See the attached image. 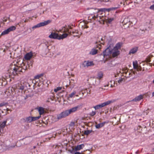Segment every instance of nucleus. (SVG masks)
Masks as SVG:
<instances>
[{"label": "nucleus", "instance_id": "1", "mask_svg": "<svg viewBox=\"0 0 154 154\" xmlns=\"http://www.w3.org/2000/svg\"><path fill=\"white\" fill-rule=\"evenodd\" d=\"M111 53L112 54L113 57H115L119 54V50L114 48L112 50H111L108 47L103 52L104 57H106V58H109Z\"/></svg>", "mask_w": 154, "mask_h": 154}, {"label": "nucleus", "instance_id": "2", "mask_svg": "<svg viewBox=\"0 0 154 154\" xmlns=\"http://www.w3.org/2000/svg\"><path fill=\"white\" fill-rule=\"evenodd\" d=\"M114 101L115 100L107 101L105 102L100 104L97 105L95 106H94V108L95 110L98 109H99L104 107L105 106H107L111 103H113Z\"/></svg>", "mask_w": 154, "mask_h": 154}, {"label": "nucleus", "instance_id": "3", "mask_svg": "<svg viewBox=\"0 0 154 154\" xmlns=\"http://www.w3.org/2000/svg\"><path fill=\"white\" fill-rule=\"evenodd\" d=\"M11 91L12 95H15L16 97H17L20 95L22 93L23 91L14 87H13L11 88Z\"/></svg>", "mask_w": 154, "mask_h": 154}, {"label": "nucleus", "instance_id": "4", "mask_svg": "<svg viewBox=\"0 0 154 154\" xmlns=\"http://www.w3.org/2000/svg\"><path fill=\"white\" fill-rule=\"evenodd\" d=\"M122 23L124 25V27L127 28L133 26V22L130 20L128 18H126L124 19Z\"/></svg>", "mask_w": 154, "mask_h": 154}, {"label": "nucleus", "instance_id": "5", "mask_svg": "<svg viewBox=\"0 0 154 154\" xmlns=\"http://www.w3.org/2000/svg\"><path fill=\"white\" fill-rule=\"evenodd\" d=\"M69 115L67 110L63 111L57 116V120L58 121L62 118H65Z\"/></svg>", "mask_w": 154, "mask_h": 154}, {"label": "nucleus", "instance_id": "6", "mask_svg": "<svg viewBox=\"0 0 154 154\" xmlns=\"http://www.w3.org/2000/svg\"><path fill=\"white\" fill-rule=\"evenodd\" d=\"M51 22V20H48L47 21H44L43 22H41L36 25L32 27L33 29H35L37 28L40 27L42 26H46L48 24L50 23Z\"/></svg>", "mask_w": 154, "mask_h": 154}, {"label": "nucleus", "instance_id": "7", "mask_svg": "<svg viewBox=\"0 0 154 154\" xmlns=\"http://www.w3.org/2000/svg\"><path fill=\"white\" fill-rule=\"evenodd\" d=\"M100 10V9H94V11L93 12L92 14L90 15L89 17H91L94 20L96 18H98V17L99 18V17H98V13L100 12H101Z\"/></svg>", "mask_w": 154, "mask_h": 154}, {"label": "nucleus", "instance_id": "8", "mask_svg": "<svg viewBox=\"0 0 154 154\" xmlns=\"http://www.w3.org/2000/svg\"><path fill=\"white\" fill-rule=\"evenodd\" d=\"M16 29V27L14 26H12L10 27L7 29L4 30L2 32L1 34V35H5L15 30Z\"/></svg>", "mask_w": 154, "mask_h": 154}, {"label": "nucleus", "instance_id": "9", "mask_svg": "<svg viewBox=\"0 0 154 154\" xmlns=\"http://www.w3.org/2000/svg\"><path fill=\"white\" fill-rule=\"evenodd\" d=\"M99 17L100 19V20H99V22L100 21H102L103 22H104V21H106L109 23H110L114 19V18L112 17L110 18L109 17L107 19L106 18L105 19V17L103 16H99Z\"/></svg>", "mask_w": 154, "mask_h": 154}, {"label": "nucleus", "instance_id": "10", "mask_svg": "<svg viewBox=\"0 0 154 154\" xmlns=\"http://www.w3.org/2000/svg\"><path fill=\"white\" fill-rule=\"evenodd\" d=\"M83 66L84 67H88L93 66L94 64L92 61H90L89 60L85 61L83 62L82 64Z\"/></svg>", "mask_w": 154, "mask_h": 154}, {"label": "nucleus", "instance_id": "11", "mask_svg": "<svg viewBox=\"0 0 154 154\" xmlns=\"http://www.w3.org/2000/svg\"><path fill=\"white\" fill-rule=\"evenodd\" d=\"M81 107V106L78 105L76 106L73 107L67 110H68V113H69V114H70L72 113L75 112L78 110L80 109Z\"/></svg>", "mask_w": 154, "mask_h": 154}, {"label": "nucleus", "instance_id": "12", "mask_svg": "<svg viewBox=\"0 0 154 154\" xmlns=\"http://www.w3.org/2000/svg\"><path fill=\"white\" fill-rule=\"evenodd\" d=\"M97 45L95 46L94 48H92L89 53V54L91 55H95L97 53L98 50L96 49V48L98 47Z\"/></svg>", "mask_w": 154, "mask_h": 154}, {"label": "nucleus", "instance_id": "13", "mask_svg": "<svg viewBox=\"0 0 154 154\" xmlns=\"http://www.w3.org/2000/svg\"><path fill=\"white\" fill-rule=\"evenodd\" d=\"M59 34L55 32H52L48 37L51 39H58Z\"/></svg>", "mask_w": 154, "mask_h": 154}, {"label": "nucleus", "instance_id": "14", "mask_svg": "<svg viewBox=\"0 0 154 154\" xmlns=\"http://www.w3.org/2000/svg\"><path fill=\"white\" fill-rule=\"evenodd\" d=\"M33 56L32 53L30 52L27 53L24 56L25 59L26 60H29Z\"/></svg>", "mask_w": 154, "mask_h": 154}, {"label": "nucleus", "instance_id": "15", "mask_svg": "<svg viewBox=\"0 0 154 154\" xmlns=\"http://www.w3.org/2000/svg\"><path fill=\"white\" fill-rule=\"evenodd\" d=\"M14 87L22 91L24 88V86L21 83H18L16 84L15 86H14Z\"/></svg>", "mask_w": 154, "mask_h": 154}, {"label": "nucleus", "instance_id": "16", "mask_svg": "<svg viewBox=\"0 0 154 154\" xmlns=\"http://www.w3.org/2000/svg\"><path fill=\"white\" fill-rule=\"evenodd\" d=\"M117 9V8H100V11L101 12H105L108 11L109 12L110 11L115 10Z\"/></svg>", "mask_w": 154, "mask_h": 154}, {"label": "nucleus", "instance_id": "17", "mask_svg": "<svg viewBox=\"0 0 154 154\" xmlns=\"http://www.w3.org/2000/svg\"><path fill=\"white\" fill-rule=\"evenodd\" d=\"M103 77V73L102 71H99L97 72L96 79L100 80Z\"/></svg>", "mask_w": 154, "mask_h": 154}, {"label": "nucleus", "instance_id": "18", "mask_svg": "<svg viewBox=\"0 0 154 154\" xmlns=\"http://www.w3.org/2000/svg\"><path fill=\"white\" fill-rule=\"evenodd\" d=\"M143 98V96L141 94L136 97L134 98L131 101L137 102Z\"/></svg>", "mask_w": 154, "mask_h": 154}, {"label": "nucleus", "instance_id": "19", "mask_svg": "<svg viewBox=\"0 0 154 154\" xmlns=\"http://www.w3.org/2000/svg\"><path fill=\"white\" fill-rule=\"evenodd\" d=\"M68 35V34L67 33H64L62 35L60 34H59L58 40H60L61 39H63L67 37Z\"/></svg>", "mask_w": 154, "mask_h": 154}, {"label": "nucleus", "instance_id": "20", "mask_svg": "<svg viewBox=\"0 0 154 154\" xmlns=\"http://www.w3.org/2000/svg\"><path fill=\"white\" fill-rule=\"evenodd\" d=\"M138 50V48L137 47H135L131 48L129 54H134L136 53Z\"/></svg>", "mask_w": 154, "mask_h": 154}, {"label": "nucleus", "instance_id": "21", "mask_svg": "<svg viewBox=\"0 0 154 154\" xmlns=\"http://www.w3.org/2000/svg\"><path fill=\"white\" fill-rule=\"evenodd\" d=\"M84 146L85 145L83 144L77 145L75 147L74 150L75 151L79 150L81 149H83L84 147Z\"/></svg>", "mask_w": 154, "mask_h": 154}, {"label": "nucleus", "instance_id": "22", "mask_svg": "<svg viewBox=\"0 0 154 154\" xmlns=\"http://www.w3.org/2000/svg\"><path fill=\"white\" fill-rule=\"evenodd\" d=\"M95 77H94L92 78V83L94 85H97L100 84V80L98 79V80L97 81L95 79Z\"/></svg>", "mask_w": 154, "mask_h": 154}, {"label": "nucleus", "instance_id": "23", "mask_svg": "<svg viewBox=\"0 0 154 154\" xmlns=\"http://www.w3.org/2000/svg\"><path fill=\"white\" fill-rule=\"evenodd\" d=\"M38 110L40 114V116L41 115L43 114L45 112L44 108L42 107H38Z\"/></svg>", "mask_w": 154, "mask_h": 154}, {"label": "nucleus", "instance_id": "24", "mask_svg": "<svg viewBox=\"0 0 154 154\" xmlns=\"http://www.w3.org/2000/svg\"><path fill=\"white\" fill-rule=\"evenodd\" d=\"M105 123L106 122H104L95 125V127L97 129H99L103 127L104 126Z\"/></svg>", "mask_w": 154, "mask_h": 154}, {"label": "nucleus", "instance_id": "25", "mask_svg": "<svg viewBox=\"0 0 154 154\" xmlns=\"http://www.w3.org/2000/svg\"><path fill=\"white\" fill-rule=\"evenodd\" d=\"M133 66L134 68L135 69H137V70H138V66L137 62V61L133 62Z\"/></svg>", "mask_w": 154, "mask_h": 154}, {"label": "nucleus", "instance_id": "26", "mask_svg": "<svg viewBox=\"0 0 154 154\" xmlns=\"http://www.w3.org/2000/svg\"><path fill=\"white\" fill-rule=\"evenodd\" d=\"M71 29V27L68 26V27L65 28L64 29V32H68L69 34H70L71 32L69 31V29Z\"/></svg>", "mask_w": 154, "mask_h": 154}, {"label": "nucleus", "instance_id": "27", "mask_svg": "<svg viewBox=\"0 0 154 154\" xmlns=\"http://www.w3.org/2000/svg\"><path fill=\"white\" fill-rule=\"evenodd\" d=\"M7 122V121H4L0 125V128L2 129L3 131L4 128L5 127L6 125V124Z\"/></svg>", "mask_w": 154, "mask_h": 154}, {"label": "nucleus", "instance_id": "28", "mask_svg": "<svg viewBox=\"0 0 154 154\" xmlns=\"http://www.w3.org/2000/svg\"><path fill=\"white\" fill-rule=\"evenodd\" d=\"M32 117L29 116L26 118L25 122L27 123H30L32 121Z\"/></svg>", "mask_w": 154, "mask_h": 154}, {"label": "nucleus", "instance_id": "29", "mask_svg": "<svg viewBox=\"0 0 154 154\" xmlns=\"http://www.w3.org/2000/svg\"><path fill=\"white\" fill-rule=\"evenodd\" d=\"M121 44L120 43H117L116 46L114 48H113L116 49V50H119L121 48Z\"/></svg>", "mask_w": 154, "mask_h": 154}, {"label": "nucleus", "instance_id": "30", "mask_svg": "<svg viewBox=\"0 0 154 154\" xmlns=\"http://www.w3.org/2000/svg\"><path fill=\"white\" fill-rule=\"evenodd\" d=\"M5 93L8 96H10L12 94L11 91L9 90H7L5 91Z\"/></svg>", "mask_w": 154, "mask_h": 154}, {"label": "nucleus", "instance_id": "31", "mask_svg": "<svg viewBox=\"0 0 154 154\" xmlns=\"http://www.w3.org/2000/svg\"><path fill=\"white\" fill-rule=\"evenodd\" d=\"M76 94V92L75 91H73L69 95L68 97L69 98H72L73 97L74 95Z\"/></svg>", "mask_w": 154, "mask_h": 154}, {"label": "nucleus", "instance_id": "32", "mask_svg": "<svg viewBox=\"0 0 154 154\" xmlns=\"http://www.w3.org/2000/svg\"><path fill=\"white\" fill-rule=\"evenodd\" d=\"M92 132V130H86V131H85L84 132V134L85 135H88L89 134H90Z\"/></svg>", "mask_w": 154, "mask_h": 154}, {"label": "nucleus", "instance_id": "33", "mask_svg": "<svg viewBox=\"0 0 154 154\" xmlns=\"http://www.w3.org/2000/svg\"><path fill=\"white\" fill-rule=\"evenodd\" d=\"M75 126V123L74 122H71L69 124V128L73 129Z\"/></svg>", "mask_w": 154, "mask_h": 154}, {"label": "nucleus", "instance_id": "34", "mask_svg": "<svg viewBox=\"0 0 154 154\" xmlns=\"http://www.w3.org/2000/svg\"><path fill=\"white\" fill-rule=\"evenodd\" d=\"M40 117V116L36 117H32V121H35L39 119Z\"/></svg>", "mask_w": 154, "mask_h": 154}, {"label": "nucleus", "instance_id": "35", "mask_svg": "<svg viewBox=\"0 0 154 154\" xmlns=\"http://www.w3.org/2000/svg\"><path fill=\"white\" fill-rule=\"evenodd\" d=\"M62 89V88L61 87H57L56 88L54 89V91L55 92H57L58 91L61 90Z\"/></svg>", "mask_w": 154, "mask_h": 154}, {"label": "nucleus", "instance_id": "36", "mask_svg": "<svg viewBox=\"0 0 154 154\" xmlns=\"http://www.w3.org/2000/svg\"><path fill=\"white\" fill-rule=\"evenodd\" d=\"M124 80V79L122 78H120L118 80V82L120 84Z\"/></svg>", "mask_w": 154, "mask_h": 154}, {"label": "nucleus", "instance_id": "37", "mask_svg": "<svg viewBox=\"0 0 154 154\" xmlns=\"http://www.w3.org/2000/svg\"><path fill=\"white\" fill-rule=\"evenodd\" d=\"M7 103L4 102H2L0 103V107H2L5 106L7 104Z\"/></svg>", "mask_w": 154, "mask_h": 154}, {"label": "nucleus", "instance_id": "38", "mask_svg": "<svg viewBox=\"0 0 154 154\" xmlns=\"http://www.w3.org/2000/svg\"><path fill=\"white\" fill-rule=\"evenodd\" d=\"M96 112L92 111L90 113V115L91 116H93L95 115L96 114Z\"/></svg>", "mask_w": 154, "mask_h": 154}, {"label": "nucleus", "instance_id": "39", "mask_svg": "<svg viewBox=\"0 0 154 154\" xmlns=\"http://www.w3.org/2000/svg\"><path fill=\"white\" fill-rule=\"evenodd\" d=\"M41 76V75H38L35 77V79H38Z\"/></svg>", "mask_w": 154, "mask_h": 154}, {"label": "nucleus", "instance_id": "40", "mask_svg": "<svg viewBox=\"0 0 154 154\" xmlns=\"http://www.w3.org/2000/svg\"><path fill=\"white\" fill-rule=\"evenodd\" d=\"M150 9L154 11V4L152 5L149 7Z\"/></svg>", "mask_w": 154, "mask_h": 154}, {"label": "nucleus", "instance_id": "41", "mask_svg": "<svg viewBox=\"0 0 154 154\" xmlns=\"http://www.w3.org/2000/svg\"><path fill=\"white\" fill-rule=\"evenodd\" d=\"M29 63V62H28V63H27L29 65L28 67H29L30 66H32V63L31 62H30V63Z\"/></svg>", "mask_w": 154, "mask_h": 154}, {"label": "nucleus", "instance_id": "42", "mask_svg": "<svg viewBox=\"0 0 154 154\" xmlns=\"http://www.w3.org/2000/svg\"><path fill=\"white\" fill-rule=\"evenodd\" d=\"M53 100V99L52 98H48V100H47V101L48 102H49L51 100L52 101Z\"/></svg>", "mask_w": 154, "mask_h": 154}, {"label": "nucleus", "instance_id": "43", "mask_svg": "<svg viewBox=\"0 0 154 154\" xmlns=\"http://www.w3.org/2000/svg\"><path fill=\"white\" fill-rule=\"evenodd\" d=\"M3 131L2 129L0 128V135L2 134Z\"/></svg>", "mask_w": 154, "mask_h": 154}, {"label": "nucleus", "instance_id": "44", "mask_svg": "<svg viewBox=\"0 0 154 154\" xmlns=\"http://www.w3.org/2000/svg\"><path fill=\"white\" fill-rule=\"evenodd\" d=\"M13 70L14 71V72L15 73H16V72L17 71V68H14Z\"/></svg>", "mask_w": 154, "mask_h": 154}, {"label": "nucleus", "instance_id": "45", "mask_svg": "<svg viewBox=\"0 0 154 154\" xmlns=\"http://www.w3.org/2000/svg\"><path fill=\"white\" fill-rule=\"evenodd\" d=\"M72 33H73V34H74V33H79L78 32H77L75 30V31H73L72 32Z\"/></svg>", "mask_w": 154, "mask_h": 154}, {"label": "nucleus", "instance_id": "46", "mask_svg": "<svg viewBox=\"0 0 154 154\" xmlns=\"http://www.w3.org/2000/svg\"><path fill=\"white\" fill-rule=\"evenodd\" d=\"M74 154H81V153L80 152H75Z\"/></svg>", "mask_w": 154, "mask_h": 154}, {"label": "nucleus", "instance_id": "47", "mask_svg": "<svg viewBox=\"0 0 154 154\" xmlns=\"http://www.w3.org/2000/svg\"><path fill=\"white\" fill-rule=\"evenodd\" d=\"M131 73H130V72H129V74H128V75H127V78H129L130 77V74H131Z\"/></svg>", "mask_w": 154, "mask_h": 154}, {"label": "nucleus", "instance_id": "48", "mask_svg": "<svg viewBox=\"0 0 154 154\" xmlns=\"http://www.w3.org/2000/svg\"><path fill=\"white\" fill-rule=\"evenodd\" d=\"M23 21H24V22L25 23L27 21V20L26 19H25V20H24V19H23Z\"/></svg>", "mask_w": 154, "mask_h": 154}, {"label": "nucleus", "instance_id": "49", "mask_svg": "<svg viewBox=\"0 0 154 154\" xmlns=\"http://www.w3.org/2000/svg\"><path fill=\"white\" fill-rule=\"evenodd\" d=\"M23 69H24V70L26 69L27 67L26 66H24V67L23 68Z\"/></svg>", "mask_w": 154, "mask_h": 154}, {"label": "nucleus", "instance_id": "50", "mask_svg": "<svg viewBox=\"0 0 154 154\" xmlns=\"http://www.w3.org/2000/svg\"><path fill=\"white\" fill-rule=\"evenodd\" d=\"M125 72V74H127V73H128V71H127V70H125V72Z\"/></svg>", "mask_w": 154, "mask_h": 154}, {"label": "nucleus", "instance_id": "51", "mask_svg": "<svg viewBox=\"0 0 154 154\" xmlns=\"http://www.w3.org/2000/svg\"><path fill=\"white\" fill-rule=\"evenodd\" d=\"M82 33H81V34H80V35H79V36H78L77 35H75V36H74V37H75V36H78V38H79L80 37V35L82 34Z\"/></svg>", "mask_w": 154, "mask_h": 154}, {"label": "nucleus", "instance_id": "52", "mask_svg": "<svg viewBox=\"0 0 154 154\" xmlns=\"http://www.w3.org/2000/svg\"><path fill=\"white\" fill-rule=\"evenodd\" d=\"M88 27V26H85L84 27V28H87Z\"/></svg>", "mask_w": 154, "mask_h": 154}, {"label": "nucleus", "instance_id": "53", "mask_svg": "<svg viewBox=\"0 0 154 154\" xmlns=\"http://www.w3.org/2000/svg\"><path fill=\"white\" fill-rule=\"evenodd\" d=\"M152 97L154 96V91L152 93Z\"/></svg>", "mask_w": 154, "mask_h": 154}, {"label": "nucleus", "instance_id": "54", "mask_svg": "<svg viewBox=\"0 0 154 154\" xmlns=\"http://www.w3.org/2000/svg\"><path fill=\"white\" fill-rule=\"evenodd\" d=\"M152 83L154 84V79L152 81Z\"/></svg>", "mask_w": 154, "mask_h": 154}, {"label": "nucleus", "instance_id": "55", "mask_svg": "<svg viewBox=\"0 0 154 154\" xmlns=\"http://www.w3.org/2000/svg\"><path fill=\"white\" fill-rule=\"evenodd\" d=\"M100 88H100H101V89H103V87L101 88Z\"/></svg>", "mask_w": 154, "mask_h": 154}, {"label": "nucleus", "instance_id": "56", "mask_svg": "<svg viewBox=\"0 0 154 154\" xmlns=\"http://www.w3.org/2000/svg\"><path fill=\"white\" fill-rule=\"evenodd\" d=\"M140 31H143V30H142V29H140Z\"/></svg>", "mask_w": 154, "mask_h": 154}, {"label": "nucleus", "instance_id": "57", "mask_svg": "<svg viewBox=\"0 0 154 154\" xmlns=\"http://www.w3.org/2000/svg\"><path fill=\"white\" fill-rule=\"evenodd\" d=\"M132 20H135V19H132Z\"/></svg>", "mask_w": 154, "mask_h": 154}, {"label": "nucleus", "instance_id": "58", "mask_svg": "<svg viewBox=\"0 0 154 154\" xmlns=\"http://www.w3.org/2000/svg\"><path fill=\"white\" fill-rule=\"evenodd\" d=\"M12 147H15V146H12Z\"/></svg>", "mask_w": 154, "mask_h": 154}, {"label": "nucleus", "instance_id": "59", "mask_svg": "<svg viewBox=\"0 0 154 154\" xmlns=\"http://www.w3.org/2000/svg\"><path fill=\"white\" fill-rule=\"evenodd\" d=\"M7 111H8V108L7 109Z\"/></svg>", "mask_w": 154, "mask_h": 154}, {"label": "nucleus", "instance_id": "60", "mask_svg": "<svg viewBox=\"0 0 154 154\" xmlns=\"http://www.w3.org/2000/svg\"><path fill=\"white\" fill-rule=\"evenodd\" d=\"M76 97H78V95H76Z\"/></svg>", "mask_w": 154, "mask_h": 154}, {"label": "nucleus", "instance_id": "61", "mask_svg": "<svg viewBox=\"0 0 154 154\" xmlns=\"http://www.w3.org/2000/svg\"><path fill=\"white\" fill-rule=\"evenodd\" d=\"M153 151H154V148L153 149Z\"/></svg>", "mask_w": 154, "mask_h": 154}, {"label": "nucleus", "instance_id": "62", "mask_svg": "<svg viewBox=\"0 0 154 154\" xmlns=\"http://www.w3.org/2000/svg\"><path fill=\"white\" fill-rule=\"evenodd\" d=\"M106 85H105V86H104V87H106Z\"/></svg>", "mask_w": 154, "mask_h": 154}, {"label": "nucleus", "instance_id": "63", "mask_svg": "<svg viewBox=\"0 0 154 154\" xmlns=\"http://www.w3.org/2000/svg\"><path fill=\"white\" fill-rule=\"evenodd\" d=\"M97 46H98V47H99V46L98 45H97ZM98 48H100V47H98Z\"/></svg>", "mask_w": 154, "mask_h": 154}, {"label": "nucleus", "instance_id": "64", "mask_svg": "<svg viewBox=\"0 0 154 154\" xmlns=\"http://www.w3.org/2000/svg\"><path fill=\"white\" fill-rule=\"evenodd\" d=\"M1 25L0 24V27H1Z\"/></svg>", "mask_w": 154, "mask_h": 154}]
</instances>
